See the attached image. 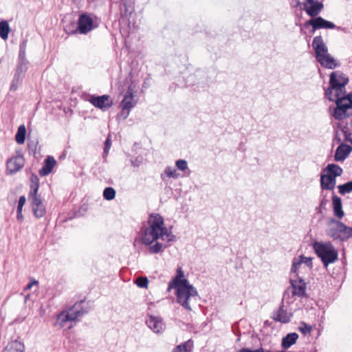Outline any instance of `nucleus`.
<instances>
[{
    "label": "nucleus",
    "mask_w": 352,
    "mask_h": 352,
    "mask_svg": "<svg viewBox=\"0 0 352 352\" xmlns=\"http://www.w3.org/2000/svg\"><path fill=\"white\" fill-rule=\"evenodd\" d=\"M94 28V21L91 16L87 12H83L79 15L77 27L76 29L70 31L71 34H86Z\"/></svg>",
    "instance_id": "nucleus-8"
},
{
    "label": "nucleus",
    "mask_w": 352,
    "mask_h": 352,
    "mask_svg": "<svg viewBox=\"0 0 352 352\" xmlns=\"http://www.w3.org/2000/svg\"><path fill=\"white\" fill-rule=\"evenodd\" d=\"M24 77V75L14 72L13 79L10 87V90L11 91H15L18 89L19 86L22 84Z\"/></svg>",
    "instance_id": "nucleus-28"
},
{
    "label": "nucleus",
    "mask_w": 352,
    "mask_h": 352,
    "mask_svg": "<svg viewBox=\"0 0 352 352\" xmlns=\"http://www.w3.org/2000/svg\"><path fill=\"white\" fill-rule=\"evenodd\" d=\"M292 314L288 313L283 307H280L279 309L274 314V320L283 322L287 323L290 320Z\"/></svg>",
    "instance_id": "nucleus-25"
},
{
    "label": "nucleus",
    "mask_w": 352,
    "mask_h": 352,
    "mask_svg": "<svg viewBox=\"0 0 352 352\" xmlns=\"http://www.w3.org/2000/svg\"><path fill=\"white\" fill-rule=\"evenodd\" d=\"M193 346V342L188 340L183 344L177 346L172 352H188Z\"/></svg>",
    "instance_id": "nucleus-33"
},
{
    "label": "nucleus",
    "mask_w": 352,
    "mask_h": 352,
    "mask_svg": "<svg viewBox=\"0 0 352 352\" xmlns=\"http://www.w3.org/2000/svg\"><path fill=\"white\" fill-rule=\"evenodd\" d=\"M32 208L36 218L39 219L44 216L45 213V207L43 204H41V206L39 205V206H36Z\"/></svg>",
    "instance_id": "nucleus-36"
},
{
    "label": "nucleus",
    "mask_w": 352,
    "mask_h": 352,
    "mask_svg": "<svg viewBox=\"0 0 352 352\" xmlns=\"http://www.w3.org/2000/svg\"><path fill=\"white\" fill-rule=\"evenodd\" d=\"M161 239L166 243L174 242L176 236L173 234L171 228L165 226L164 219L160 214H155V241Z\"/></svg>",
    "instance_id": "nucleus-6"
},
{
    "label": "nucleus",
    "mask_w": 352,
    "mask_h": 352,
    "mask_svg": "<svg viewBox=\"0 0 352 352\" xmlns=\"http://www.w3.org/2000/svg\"><path fill=\"white\" fill-rule=\"evenodd\" d=\"M298 338V335L296 333H289L282 339L281 346L282 348L287 349L292 345L294 344Z\"/></svg>",
    "instance_id": "nucleus-26"
},
{
    "label": "nucleus",
    "mask_w": 352,
    "mask_h": 352,
    "mask_svg": "<svg viewBox=\"0 0 352 352\" xmlns=\"http://www.w3.org/2000/svg\"><path fill=\"white\" fill-rule=\"evenodd\" d=\"M126 111H123V109H122V112H121V116L124 118V114H126Z\"/></svg>",
    "instance_id": "nucleus-55"
},
{
    "label": "nucleus",
    "mask_w": 352,
    "mask_h": 352,
    "mask_svg": "<svg viewBox=\"0 0 352 352\" xmlns=\"http://www.w3.org/2000/svg\"><path fill=\"white\" fill-rule=\"evenodd\" d=\"M302 264H305L309 270L312 268V258L306 257L301 255L297 258H294L291 268V274H296L300 272V270L304 269Z\"/></svg>",
    "instance_id": "nucleus-13"
},
{
    "label": "nucleus",
    "mask_w": 352,
    "mask_h": 352,
    "mask_svg": "<svg viewBox=\"0 0 352 352\" xmlns=\"http://www.w3.org/2000/svg\"><path fill=\"white\" fill-rule=\"evenodd\" d=\"M333 116L336 120H343L352 116V104L349 99L342 97L337 100Z\"/></svg>",
    "instance_id": "nucleus-7"
},
{
    "label": "nucleus",
    "mask_w": 352,
    "mask_h": 352,
    "mask_svg": "<svg viewBox=\"0 0 352 352\" xmlns=\"http://www.w3.org/2000/svg\"><path fill=\"white\" fill-rule=\"evenodd\" d=\"M170 246L169 243L164 242L161 243L158 241H155V254L163 252L166 248Z\"/></svg>",
    "instance_id": "nucleus-42"
},
{
    "label": "nucleus",
    "mask_w": 352,
    "mask_h": 352,
    "mask_svg": "<svg viewBox=\"0 0 352 352\" xmlns=\"http://www.w3.org/2000/svg\"><path fill=\"white\" fill-rule=\"evenodd\" d=\"M309 24L313 27L314 30L317 29H333L336 28V25L329 21H327L321 16L316 17L309 21ZM338 30H340V27L337 28Z\"/></svg>",
    "instance_id": "nucleus-17"
},
{
    "label": "nucleus",
    "mask_w": 352,
    "mask_h": 352,
    "mask_svg": "<svg viewBox=\"0 0 352 352\" xmlns=\"http://www.w3.org/2000/svg\"><path fill=\"white\" fill-rule=\"evenodd\" d=\"M25 345L18 340H12L8 342L3 352H25Z\"/></svg>",
    "instance_id": "nucleus-24"
},
{
    "label": "nucleus",
    "mask_w": 352,
    "mask_h": 352,
    "mask_svg": "<svg viewBox=\"0 0 352 352\" xmlns=\"http://www.w3.org/2000/svg\"><path fill=\"white\" fill-rule=\"evenodd\" d=\"M348 78L339 71L333 72L330 75V86L344 89V87L348 83Z\"/></svg>",
    "instance_id": "nucleus-14"
},
{
    "label": "nucleus",
    "mask_w": 352,
    "mask_h": 352,
    "mask_svg": "<svg viewBox=\"0 0 352 352\" xmlns=\"http://www.w3.org/2000/svg\"><path fill=\"white\" fill-rule=\"evenodd\" d=\"M336 184V180L334 177L327 173H323L320 176V186L323 190H333Z\"/></svg>",
    "instance_id": "nucleus-21"
},
{
    "label": "nucleus",
    "mask_w": 352,
    "mask_h": 352,
    "mask_svg": "<svg viewBox=\"0 0 352 352\" xmlns=\"http://www.w3.org/2000/svg\"><path fill=\"white\" fill-rule=\"evenodd\" d=\"M133 283L140 288H147L148 280L146 276H139L133 280Z\"/></svg>",
    "instance_id": "nucleus-38"
},
{
    "label": "nucleus",
    "mask_w": 352,
    "mask_h": 352,
    "mask_svg": "<svg viewBox=\"0 0 352 352\" xmlns=\"http://www.w3.org/2000/svg\"><path fill=\"white\" fill-rule=\"evenodd\" d=\"M135 104L136 102L133 98V90L131 88V85H129L124 98L121 101V106L123 111H126V114L124 116V119H126L128 117L130 110L135 105Z\"/></svg>",
    "instance_id": "nucleus-12"
},
{
    "label": "nucleus",
    "mask_w": 352,
    "mask_h": 352,
    "mask_svg": "<svg viewBox=\"0 0 352 352\" xmlns=\"http://www.w3.org/2000/svg\"><path fill=\"white\" fill-rule=\"evenodd\" d=\"M165 177H172L173 179H177L179 177V174L177 170L171 166H168L164 170V173L162 175V179H165Z\"/></svg>",
    "instance_id": "nucleus-34"
},
{
    "label": "nucleus",
    "mask_w": 352,
    "mask_h": 352,
    "mask_svg": "<svg viewBox=\"0 0 352 352\" xmlns=\"http://www.w3.org/2000/svg\"><path fill=\"white\" fill-rule=\"evenodd\" d=\"M26 133L27 131L25 125H20L15 135V140L18 144H22L25 142Z\"/></svg>",
    "instance_id": "nucleus-29"
},
{
    "label": "nucleus",
    "mask_w": 352,
    "mask_h": 352,
    "mask_svg": "<svg viewBox=\"0 0 352 352\" xmlns=\"http://www.w3.org/2000/svg\"><path fill=\"white\" fill-rule=\"evenodd\" d=\"M346 98H348L349 99L350 102H351V104H352V94H349L347 96H345Z\"/></svg>",
    "instance_id": "nucleus-54"
},
{
    "label": "nucleus",
    "mask_w": 352,
    "mask_h": 352,
    "mask_svg": "<svg viewBox=\"0 0 352 352\" xmlns=\"http://www.w3.org/2000/svg\"><path fill=\"white\" fill-rule=\"evenodd\" d=\"M38 144V139H31L30 135L28 138V147L30 152H32L33 153H36L37 151V146Z\"/></svg>",
    "instance_id": "nucleus-39"
},
{
    "label": "nucleus",
    "mask_w": 352,
    "mask_h": 352,
    "mask_svg": "<svg viewBox=\"0 0 352 352\" xmlns=\"http://www.w3.org/2000/svg\"><path fill=\"white\" fill-rule=\"evenodd\" d=\"M290 283L292 287V294L298 297L305 295L306 284L302 278L299 277V273L292 274Z\"/></svg>",
    "instance_id": "nucleus-10"
},
{
    "label": "nucleus",
    "mask_w": 352,
    "mask_h": 352,
    "mask_svg": "<svg viewBox=\"0 0 352 352\" xmlns=\"http://www.w3.org/2000/svg\"><path fill=\"white\" fill-rule=\"evenodd\" d=\"M24 158L22 155H18L7 161V170L14 174L19 171L24 166Z\"/></svg>",
    "instance_id": "nucleus-16"
},
{
    "label": "nucleus",
    "mask_w": 352,
    "mask_h": 352,
    "mask_svg": "<svg viewBox=\"0 0 352 352\" xmlns=\"http://www.w3.org/2000/svg\"><path fill=\"white\" fill-rule=\"evenodd\" d=\"M141 236L140 241L142 244L149 245L151 253H154V213L149 214L146 222L143 223L140 229Z\"/></svg>",
    "instance_id": "nucleus-5"
},
{
    "label": "nucleus",
    "mask_w": 352,
    "mask_h": 352,
    "mask_svg": "<svg viewBox=\"0 0 352 352\" xmlns=\"http://www.w3.org/2000/svg\"><path fill=\"white\" fill-rule=\"evenodd\" d=\"M312 46L315 51L316 58L322 67L334 69L338 66L336 60L329 54L328 48L321 36L314 37Z\"/></svg>",
    "instance_id": "nucleus-2"
},
{
    "label": "nucleus",
    "mask_w": 352,
    "mask_h": 352,
    "mask_svg": "<svg viewBox=\"0 0 352 352\" xmlns=\"http://www.w3.org/2000/svg\"><path fill=\"white\" fill-rule=\"evenodd\" d=\"M344 90V89H341L340 88L330 86V87L327 89L325 95L329 100L337 102V100L345 97Z\"/></svg>",
    "instance_id": "nucleus-22"
},
{
    "label": "nucleus",
    "mask_w": 352,
    "mask_h": 352,
    "mask_svg": "<svg viewBox=\"0 0 352 352\" xmlns=\"http://www.w3.org/2000/svg\"><path fill=\"white\" fill-rule=\"evenodd\" d=\"M148 316L149 318L146 320V324L149 329L153 330L154 329V316L151 313H148Z\"/></svg>",
    "instance_id": "nucleus-47"
},
{
    "label": "nucleus",
    "mask_w": 352,
    "mask_h": 352,
    "mask_svg": "<svg viewBox=\"0 0 352 352\" xmlns=\"http://www.w3.org/2000/svg\"><path fill=\"white\" fill-rule=\"evenodd\" d=\"M312 327L305 322H302L300 325L298 327V330L304 335L309 333Z\"/></svg>",
    "instance_id": "nucleus-44"
},
{
    "label": "nucleus",
    "mask_w": 352,
    "mask_h": 352,
    "mask_svg": "<svg viewBox=\"0 0 352 352\" xmlns=\"http://www.w3.org/2000/svg\"><path fill=\"white\" fill-rule=\"evenodd\" d=\"M69 315L68 312L65 313L63 311L58 316V320L60 322V323L64 324L67 322L71 321V318H69Z\"/></svg>",
    "instance_id": "nucleus-45"
},
{
    "label": "nucleus",
    "mask_w": 352,
    "mask_h": 352,
    "mask_svg": "<svg viewBox=\"0 0 352 352\" xmlns=\"http://www.w3.org/2000/svg\"><path fill=\"white\" fill-rule=\"evenodd\" d=\"M239 352H268L265 351L263 348L261 347L255 350H252L248 348H242Z\"/></svg>",
    "instance_id": "nucleus-49"
},
{
    "label": "nucleus",
    "mask_w": 352,
    "mask_h": 352,
    "mask_svg": "<svg viewBox=\"0 0 352 352\" xmlns=\"http://www.w3.org/2000/svg\"><path fill=\"white\" fill-rule=\"evenodd\" d=\"M29 197L30 198H32V207L33 206H38L39 205L41 206V204H42V201H41V199L37 195V194H36L35 195H33L31 194V192H30L29 194Z\"/></svg>",
    "instance_id": "nucleus-46"
},
{
    "label": "nucleus",
    "mask_w": 352,
    "mask_h": 352,
    "mask_svg": "<svg viewBox=\"0 0 352 352\" xmlns=\"http://www.w3.org/2000/svg\"><path fill=\"white\" fill-rule=\"evenodd\" d=\"M177 168L182 171H185L188 169V163L185 160H178L175 162Z\"/></svg>",
    "instance_id": "nucleus-43"
},
{
    "label": "nucleus",
    "mask_w": 352,
    "mask_h": 352,
    "mask_svg": "<svg viewBox=\"0 0 352 352\" xmlns=\"http://www.w3.org/2000/svg\"><path fill=\"white\" fill-rule=\"evenodd\" d=\"M327 234L334 240L344 241L352 237V228L332 219L329 223Z\"/></svg>",
    "instance_id": "nucleus-4"
},
{
    "label": "nucleus",
    "mask_w": 352,
    "mask_h": 352,
    "mask_svg": "<svg viewBox=\"0 0 352 352\" xmlns=\"http://www.w3.org/2000/svg\"><path fill=\"white\" fill-rule=\"evenodd\" d=\"M352 151V148L345 144H341L336 150L334 160L336 162L344 161Z\"/></svg>",
    "instance_id": "nucleus-19"
},
{
    "label": "nucleus",
    "mask_w": 352,
    "mask_h": 352,
    "mask_svg": "<svg viewBox=\"0 0 352 352\" xmlns=\"http://www.w3.org/2000/svg\"><path fill=\"white\" fill-rule=\"evenodd\" d=\"M175 289L177 303L186 310L192 311L191 304L197 300L198 292L186 278L180 267L177 268L175 276L169 283L168 289Z\"/></svg>",
    "instance_id": "nucleus-1"
},
{
    "label": "nucleus",
    "mask_w": 352,
    "mask_h": 352,
    "mask_svg": "<svg viewBox=\"0 0 352 352\" xmlns=\"http://www.w3.org/2000/svg\"><path fill=\"white\" fill-rule=\"evenodd\" d=\"M116 190L112 187H107L103 190V197L107 201L113 199L116 197Z\"/></svg>",
    "instance_id": "nucleus-35"
},
{
    "label": "nucleus",
    "mask_w": 352,
    "mask_h": 352,
    "mask_svg": "<svg viewBox=\"0 0 352 352\" xmlns=\"http://www.w3.org/2000/svg\"><path fill=\"white\" fill-rule=\"evenodd\" d=\"M27 43V39L23 40L20 43L17 64L14 70V72L23 74L24 76L28 70V65L29 63V61L26 58Z\"/></svg>",
    "instance_id": "nucleus-9"
},
{
    "label": "nucleus",
    "mask_w": 352,
    "mask_h": 352,
    "mask_svg": "<svg viewBox=\"0 0 352 352\" xmlns=\"http://www.w3.org/2000/svg\"><path fill=\"white\" fill-rule=\"evenodd\" d=\"M85 302V300H81L80 301L76 302L74 305H72L68 312V314L69 315V318H71V321H75L79 317H80V314L79 311H76V308L77 307H79L82 302Z\"/></svg>",
    "instance_id": "nucleus-30"
},
{
    "label": "nucleus",
    "mask_w": 352,
    "mask_h": 352,
    "mask_svg": "<svg viewBox=\"0 0 352 352\" xmlns=\"http://www.w3.org/2000/svg\"><path fill=\"white\" fill-rule=\"evenodd\" d=\"M10 26L6 21H0V36L3 40H6L8 37V34L10 32Z\"/></svg>",
    "instance_id": "nucleus-32"
},
{
    "label": "nucleus",
    "mask_w": 352,
    "mask_h": 352,
    "mask_svg": "<svg viewBox=\"0 0 352 352\" xmlns=\"http://www.w3.org/2000/svg\"><path fill=\"white\" fill-rule=\"evenodd\" d=\"M89 102L95 107L104 111L113 105V101L109 95L95 96L91 95Z\"/></svg>",
    "instance_id": "nucleus-11"
},
{
    "label": "nucleus",
    "mask_w": 352,
    "mask_h": 352,
    "mask_svg": "<svg viewBox=\"0 0 352 352\" xmlns=\"http://www.w3.org/2000/svg\"><path fill=\"white\" fill-rule=\"evenodd\" d=\"M301 6V2L300 1V0H296V4L294 6V7H299Z\"/></svg>",
    "instance_id": "nucleus-53"
},
{
    "label": "nucleus",
    "mask_w": 352,
    "mask_h": 352,
    "mask_svg": "<svg viewBox=\"0 0 352 352\" xmlns=\"http://www.w3.org/2000/svg\"><path fill=\"white\" fill-rule=\"evenodd\" d=\"M314 249L325 267L338 260V252L330 242H316Z\"/></svg>",
    "instance_id": "nucleus-3"
},
{
    "label": "nucleus",
    "mask_w": 352,
    "mask_h": 352,
    "mask_svg": "<svg viewBox=\"0 0 352 352\" xmlns=\"http://www.w3.org/2000/svg\"><path fill=\"white\" fill-rule=\"evenodd\" d=\"M111 146V136L109 135L104 142V151H103V153H102L103 158L107 157V156L108 155Z\"/></svg>",
    "instance_id": "nucleus-41"
},
{
    "label": "nucleus",
    "mask_w": 352,
    "mask_h": 352,
    "mask_svg": "<svg viewBox=\"0 0 352 352\" xmlns=\"http://www.w3.org/2000/svg\"><path fill=\"white\" fill-rule=\"evenodd\" d=\"M76 311H79L80 314V317L84 316L85 314H87L89 311V309L88 307H81V305L79 307H77L76 308Z\"/></svg>",
    "instance_id": "nucleus-48"
},
{
    "label": "nucleus",
    "mask_w": 352,
    "mask_h": 352,
    "mask_svg": "<svg viewBox=\"0 0 352 352\" xmlns=\"http://www.w3.org/2000/svg\"><path fill=\"white\" fill-rule=\"evenodd\" d=\"M56 161L54 157L48 155L43 162L42 168L39 170V175L41 176L48 175L53 170Z\"/></svg>",
    "instance_id": "nucleus-20"
},
{
    "label": "nucleus",
    "mask_w": 352,
    "mask_h": 352,
    "mask_svg": "<svg viewBox=\"0 0 352 352\" xmlns=\"http://www.w3.org/2000/svg\"><path fill=\"white\" fill-rule=\"evenodd\" d=\"M323 173H327L336 179L337 177H339L342 174L343 170L340 166L336 164H329L323 170Z\"/></svg>",
    "instance_id": "nucleus-27"
},
{
    "label": "nucleus",
    "mask_w": 352,
    "mask_h": 352,
    "mask_svg": "<svg viewBox=\"0 0 352 352\" xmlns=\"http://www.w3.org/2000/svg\"><path fill=\"white\" fill-rule=\"evenodd\" d=\"M30 192L32 195H35L38 193L39 188V178L36 175L32 173L30 177Z\"/></svg>",
    "instance_id": "nucleus-31"
},
{
    "label": "nucleus",
    "mask_w": 352,
    "mask_h": 352,
    "mask_svg": "<svg viewBox=\"0 0 352 352\" xmlns=\"http://www.w3.org/2000/svg\"><path fill=\"white\" fill-rule=\"evenodd\" d=\"M22 207H18L16 209V219L18 221H23V216L22 214Z\"/></svg>",
    "instance_id": "nucleus-50"
},
{
    "label": "nucleus",
    "mask_w": 352,
    "mask_h": 352,
    "mask_svg": "<svg viewBox=\"0 0 352 352\" xmlns=\"http://www.w3.org/2000/svg\"><path fill=\"white\" fill-rule=\"evenodd\" d=\"M166 326L162 320L159 317H155V333H159L164 331Z\"/></svg>",
    "instance_id": "nucleus-40"
},
{
    "label": "nucleus",
    "mask_w": 352,
    "mask_h": 352,
    "mask_svg": "<svg viewBox=\"0 0 352 352\" xmlns=\"http://www.w3.org/2000/svg\"><path fill=\"white\" fill-rule=\"evenodd\" d=\"M332 205L335 217L339 219H341L344 215V211L342 210L341 199L336 195H333L332 197Z\"/></svg>",
    "instance_id": "nucleus-23"
},
{
    "label": "nucleus",
    "mask_w": 352,
    "mask_h": 352,
    "mask_svg": "<svg viewBox=\"0 0 352 352\" xmlns=\"http://www.w3.org/2000/svg\"><path fill=\"white\" fill-rule=\"evenodd\" d=\"M303 8L308 15L314 17L322 10L323 4L316 0H306L303 3Z\"/></svg>",
    "instance_id": "nucleus-15"
},
{
    "label": "nucleus",
    "mask_w": 352,
    "mask_h": 352,
    "mask_svg": "<svg viewBox=\"0 0 352 352\" xmlns=\"http://www.w3.org/2000/svg\"><path fill=\"white\" fill-rule=\"evenodd\" d=\"M134 0H121L120 3V16L124 20L130 16L135 10Z\"/></svg>",
    "instance_id": "nucleus-18"
},
{
    "label": "nucleus",
    "mask_w": 352,
    "mask_h": 352,
    "mask_svg": "<svg viewBox=\"0 0 352 352\" xmlns=\"http://www.w3.org/2000/svg\"><path fill=\"white\" fill-rule=\"evenodd\" d=\"M339 192L341 195H345L346 193H350L352 192V182H346L342 185H339L338 186Z\"/></svg>",
    "instance_id": "nucleus-37"
},
{
    "label": "nucleus",
    "mask_w": 352,
    "mask_h": 352,
    "mask_svg": "<svg viewBox=\"0 0 352 352\" xmlns=\"http://www.w3.org/2000/svg\"><path fill=\"white\" fill-rule=\"evenodd\" d=\"M38 284V281L36 280H34L33 281L29 283L26 286L25 289H30L32 285Z\"/></svg>",
    "instance_id": "nucleus-52"
},
{
    "label": "nucleus",
    "mask_w": 352,
    "mask_h": 352,
    "mask_svg": "<svg viewBox=\"0 0 352 352\" xmlns=\"http://www.w3.org/2000/svg\"><path fill=\"white\" fill-rule=\"evenodd\" d=\"M26 201V198L24 195H22L19 197V201H18V207H23Z\"/></svg>",
    "instance_id": "nucleus-51"
}]
</instances>
